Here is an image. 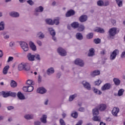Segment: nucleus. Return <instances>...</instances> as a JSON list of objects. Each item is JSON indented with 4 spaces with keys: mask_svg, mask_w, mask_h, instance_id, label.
I'll use <instances>...</instances> for the list:
<instances>
[{
    "mask_svg": "<svg viewBox=\"0 0 125 125\" xmlns=\"http://www.w3.org/2000/svg\"><path fill=\"white\" fill-rule=\"evenodd\" d=\"M80 26V23L78 22V21H74L71 24V26L74 28V29H77Z\"/></svg>",
    "mask_w": 125,
    "mask_h": 125,
    "instance_id": "obj_17",
    "label": "nucleus"
},
{
    "mask_svg": "<svg viewBox=\"0 0 125 125\" xmlns=\"http://www.w3.org/2000/svg\"><path fill=\"white\" fill-rule=\"evenodd\" d=\"M11 86L12 87H13V88L16 87L17 86V83L16 82L12 80L11 81Z\"/></svg>",
    "mask_w": 125,
    "mask_h": 125,
    "instance_id": "obj_33",
    "label": "nucleus"
},
{
    "mask_svg": "<svg viewBox=\"0 0 125 125\" xmlns=\"http://www.w3.org/2000/svg\"><path fill=\"white\" fill-rule=\"evenodd\" d=\"M43 11V8L42 6H40L36 9L37 12H42Z\"/></svg>",
    "mask_w": 125,
    "mask_h": 125,
    "instance_id": "obj_29",
    "label": "nucleus"
},
{
    "mask_svg": "<svg viewBox=\"0 0 125 125\" xmlns=\"http://www.w3.org/2000/svg\"><path fill=\"white\" fill-rule=\"evenodd\" d=\"M93 33L91 32V33H89L88 34H87L86 38L88 39H91L93 38Z\"/></svg>",
    "mask_w": 125,
    "mask_h": 125,
    "instance_id": "obj_39",
    "label": "nucleus"
},
{
    "mask_svg": "<svg viewBox=\"0 0 125 125\" xmlns=\"http://www.w3.org/2000/svg\"><path fill=\"white\" fill-rule=\"evenodd\" d=\"M75 14V11L72 9L68 10L67 13H66V17H70L72 16H74Z\"/></svg>",
    "mask_w": 125,
    "mask_h": 125,
    "instance_id": "obj_10",
    "label": "nucleus"
},
{
    "mask_svg": "<svg viewBox=\"0 0 125 125\" xmlns=\"http://www.w3.org/2000/svg\"><path fill=\"white\" fill-rule=\"evenodd\" d=\"M99 114V110L97 108L93 109V115L97 116Z\"/></svg>",
    "mask_w": 125,
    "mask_h": 125,
    "instance_id": "obj_27",
    "label": "nucleus"
},
{
    "mask_svg": "<svg viewBox=\"0 0 125 125\" xmlns=\"http://www.w3.org/2000/svg\"><path fill=\"white\" fill-rule=\"evenodd\" d=\"M14 60L13 57H9L7 61V62H12Z\"/></svg>",
    "mask_w": 125,
    "mask_h": 125,
    "instance_id": "obj_52",
    "label": "nucleus"
},
{
    "mask_svg": "<svg viewBox=\"0 0 125 125\" xmlns=\"http://www.w3.org/2000/svg\"><path fill=\"white\" fill-rule=\"evenodd\" d=\"M82 84H83V86H84L85 88H86L88 90H90L91 86L89 83L85 82H82Z\"/></svg>",
    "mask_w": 125,
    "mask_h": 125,
    "instance_id": "obj_13",
    "label": "nucleus"
},
{
    "mask_svg": "<svg viewBox=\"0 0 125 125\" xmlns=\"http://www.w3.org/2000/svg\"><path fill=\"white\" fill-rule=\"evenodd\" d=\"M124 91L125 90L123 89H121L119 91H118V96H122Z\"/></svg>",
    "mask_w": 125,
    "mask_h": 125,
    "instance_id": "obj_41",
    "label": "nucleus"
},
{
    "mask_svg": "<svg viewBox=\"0 0 125 125\" xmlns=\"http://www.w3.org/2000/svg\"><path fill=\"white\" fill-rule=\"evenodd\" d=\"M93 120L94 121H101V118L97 117V116H94V117H93Z\"/></svg>",
    "mask_w": 125,
    "mask_h": 125,
    "instance_id": "obj_38",
    "label": "nucleus"
},
{
    "mask_svg": "<svg viewBox=\"0 0 125 125\" xmlns=\"http://www.w3.org/2000/svg\"><path fill=\"white\" fill-rule=\"evenodd\" d=\"M97 4H98V5L100 6L104 5V2L102 0H98V2H97Z\"/></svg>",
    "mask_w": 125,
    "mask_h": 125,
    "instance_id": "obj_36",
    "label": "nucleus"
},
{
    "mask_svg": "<svg viewBox=\"0 0 125 125\" xmlns=\"http://www.w3.org/2000/svg\"><path fill=\"white\" fill-rule=\"evenodd\" d=\"M38 35L39 36V38L40 39H43L44 37V35L43 34V33H42L41 32H39Z\"/></svg>",
    "mask_w": 125,
    "mask_h": 125,
    "instance_id": "obj_47",
    "label": "nucleus"
},
{
    "mask_svg": "<svg viewBox=\"0 0 125 125\" xmlns=\"http://www.w3.org/2000/svg\"><path fill=\"white\" fill-rule=\"evenodd\" d=\"M79 110L81 112H84V108L83 107H81L79 108Z\"/></svg>",
    "mask_w": 125,
    "mask_h": 125,
    "instance_id": "obj_62",
    "label": "nucleus"
},
{
    "mask_svg": "<svg viewBox=\"0 0 125 125\" xmlns=\"http://www.w3.org/2000/svg\"><path fill=\"white\" fill-rule=\"evenodd\" d=\"M100 74V71L99 70L94 71L93 72L91 73V76L94 77L96 76L99 75Z\"/></svg>",
    "mask_w": 125,
    "mask_h": 125,
    "instance_id": "obj_19",
    "label": "nucleus"
},
{
    "mask_svg": "<svg viewBox=\"0 0 125 125\" xmlns=\"http://www.w3.org/2000/svg\"><path fill=\"white\" fill-rule=\"evenodd\" d=\"M24 118L27 120H30L33 118V115H26Z\"/></svg>",
    "mask_w": 125,
    "mask_h": 125,
    "instance_id": "obj_37",
    "label": "nucleus"
},
{
    "mask_svg": "<svg viewBox=\"0 0 125 125\" xmlns=\"http://www.w3.org/2000/svg\"><path fill=\"white\" fill-rule=\"evenodd\" d=\"M107 108V105L105 104H102L99 106V110L101 111H104Z\"/></svg>",
    "mask_w": 125,
    "mask_h": 125,
    "instance_id": "obj_14",
    "label": "nucleus"
},
{
    "mask_svg": "<svg viewBox=\"0 0 125 125\" xmlns=\"http://www.w3.org/2000/svg\"><path fill=\"white\" fill-rule=\"evenodd\" d=\"M60 123L61 125H65V123L62 119L60 120Z\"/></svg>",
    "mask_w": 125,
    "mask_h": 125,
    "instance_id": "obj_50",
    "label": "nucleus"
},
{
    "mask_svg": "<svg viewBox=\"0 0 125 125\" xmlns=\"http://www.w3.org/2000/svg\"><path fill=\"white\" fill-rule=\"evenodd\" d=\"M77 96V95L76 94L71 96L69 97V101H72L75 99V98H76Z\"/></svg>",
    "mask_w": 125,
    "mask_h": 125,
    "instance_id": "obj_42",
    "label": "nucleus"
},
{
    "mask_svg": "<svg viewBox=\"0 0 125 125\" xmlns=\"http://www.w3.org/2000/svg\"><path fill=\"white\" fill-rule=\"evenodd\" d=\"M35 125H41V122L36 121L34 123Z\"/></svg>",
    "mask_w": 125,
    "mask_h": 125,
    "instance_id": "obj_59",
    "label": "nucleus"
},
{
    "mask_svg": "<svg viewBox=\"0 0 125 125\" xmlns=\"http://www.w3.org/2000/svg\"><path fill=\"white\" fill-rule=\"evenodd\" d=\"M116 3L118 5V7H122L123 6V2L121 0H116Z\"/></svg>",
    "mask_w": 125,
    "mask_h": 125,
    "instance_id": "obj_34",
    "label": "nucleus"
},
{
    "mask_svg": "<svg viewBox=\"0 0 125 125\" xmlns=\"http://www.w3.org/2000/svg\"><path fill=\"white\" fill-rule=\"evenodd\" d=\"M45 21H46V23L49 25H54L53 21H52V19H46Z\"/></svg>",
    "mask_w": 125,
    "mask_h": 125,
    "instance_id": "obj_23",
    "label": "nucleus"
},
{
    "mask_svg": "<svg viewBox=\"0 0 125 125\" xmlns=\"http://www.w3.org/2000/svg\"><path fill=\"white\" fill-rule=\"evenodd\" d=\"M78 28L79 31L82 32L84 30V26L83 24H80V25Z\"/></svg>",
    "mask_w": 125,
    "mask_h": 125,
    "instance_id": "obj_28",
    "label": "nucleus"
},
{
    "mask_svg": "<svg viewBox=\"0 0 125 125\" xmlns=\"http://www.w3.org/2000/svg\"><path fill=\"white\" fill-rule=\"evenodd\" d=\"M120 109L119 108L114 107H113V109H112V111H111V113H112V115L113 116L117 117L118 116V113L119 112Z\"/></svg>",
    "mask_w": 125,
    "mask_h": 125,
    "instance_id": "obj_9",
    "label": "nucleus"
},
{
    "mask_svg": "<svg viewBox=\"0 0 125 125\" xmlns=\"http://www.w3.org/2000/svg\"><path fill=\"white\" fill-rule=\"evenodd\" d=\"M23 90L25 92H28V86H25L23 88Z\"/></svg>",
    "mask_w": 125,
    "mask_h": 125,
    "instance_id": "obj_56",
    "label": "nucleus"
},
{
    "mask_svg": "<svg viewBox=\"0 0 125 125\" xmlns=\"http://www.w3.org/2000/svg\"><path fill=\"white\" fill-rule=\"evenodd\" d=\"M119 53V50L115 49L110 54V60H114L117 57V54Z\"/></svg>",
    "mask_w": 125,
    "mask_h": 125,
    "instance_id": "obj_3",
    "label": "nucleus"
},
{
    "mask_svg": "<svg viewBox=\"0 0 125 125\" xmlns=\"http://www.w3.org/2000/svg\"><path fill=\"white\" fill-rule=\"evenodd\" d=\"M9 68L10 67L9 65H7L4 67L2 71V73L3 75H6L7 74Z\"/></svg>",
    "mask_w": 125,
    "mask_h": 125,
    "instance_id": "obj_18",
    "label": "nucleus"
},
{
    "mask_svg": "<svg viewBox=\"0 0 125 125\" xmlns=\"http://www.w3.org/2000/svg\"><path fill=\"white\" fill-rule=\"evenodd\" d=\"M18 69L20 71H22L23 70L25 71H29L30 69V66L28 63L22 62L19 65Z\"/></svg>",
    "mask_w": 125,
    "mask_h": 125,
    "instance_id": "obj_1",
    "label": "nucleus"
},
{
    "mask_svg": "<svg viewBox=\"0 0 125 125\" xmlns=\"http://www.w3.org/2000/svg\"><path fill=\"white\" fill-rule=\"evenodd\" d=\"M96 31L100 33H104L105 32L104 29H103V28H101V27H98V28L96 29Z\"/></svg>",
    "mask_w": 125,
    "mask_h": 125,
    "instance_id": "obj_30",
    "label": "nucleus"
},
{
    "mask_svg": "<svg viewBox=\"0 0 125 125\" xmlns=\"http://www.w3.org/2000/svg\"><path fill=\"white\" fill-rule=\"evenodd\" d=\"M111 23H112L113 25H115L116 23V21L115 20H111Z\"/></svg>",
    "mask_w": 125,
    "mask_h": 125,
    "instance_id": "obj_61",
    "label": "nucleus"
},
{
    "mask_svg": "<svg viewBox=\"0 0 125 125\" xmlns=\"http://www.w3.org/2000/svg\"><path fill=\"white\" fill-rule=\"evenodd\" d=\"M21 46L22 48V49L24 51H27L29 49V47L28 44L26 43V42H21Z\"/></svg>",
    "mask_w": 125,
    "mask_h": 125,
    "instance_id": "obj_6",
    "label": "nucleus"
},
{
    "mask_svg": "<svg viewBox=\"0 0 125 125\" xmlns=\"http://www.w3.org/2000/svg\"><path fill=\"white\" fill-rule=\"evenodd\" d=\"M2 94L3 96V97L7 98V97L10 96V92L6 93L4 91H2Z\"/></svg>",
    "mask_w": 125,
    "mask_h": 125,
    "instance_id": "obj_32",
    "label": "nucleus"
},
{
    "mask_svg": "<svg viewBox=\"0 0 125 125\" xmlns=\"http://www.w3.org/2000/svg\"><path fill=\"white\" fill-rule=\"evenodd\" d=\"M55 72L54 69L53 68H50L48 69L47 73L48 75H49L50 74H53Z\"/></svg>",
    "mask_w": 125,
    "mask_h": 125,
    "instance_id": "obj_31",
    "label": "nucleus"
},
{
    "mask_svg": "<svg viewBox=\"0 0 125 125\" xmlns=\"http://www.w3.org/2000/svg\"><path fill=\"white\" fill-rule=\"evenodd\" d=\"M27 83L28 84V85H34V83L33 82V81L31 80H28L27 81Z\"/></svg>",
    "mask_w": 125,
    "mask_h": 125,
    "instance_id": "obj_45",
    "label": "nucleus"
},
{
    "mask_svg": "<svg viewBox=\"0 0 125 125\" xmlns=\"http://www.w3.org/2000/svg\"><path fill=\"white\" fill-rule=\"evenodd\" d=\"M109 4V1H104V6H107Z\"/></svg>",
    "mask_w": 125,
    "mask_h": 125,
    "instance_id": "obj_55",
    "label": "nucleus"
},
{
    "mask_svg": "<svg viewBox=\"0 0 125 125\" xmlns=\"http://www.w3.org/2000/svg\"><path fill=\"white\" fill-rule=\"evenodd\" d=\"M60 23L59 19H55L53 21V25L55 24L56 25H58Z\"/></svg>",
    "mask_w": 125,
    "mask_h": 125,
    "instance_id": "obj_46",
    "label": "nucleus"
},
{
    "mask_svg": "<svg viewBox=\"0 0 125 125\" xmlns=\"http://www.w3.org/2000/svg\"><path fill=\"white\" fill-rule=\"evenodd\" d=\"M27 3L31 5H32L34 4V2L32 0H27Z\"/></svg>",
    "mask_w": 125,
    "mask_h": 125,
    "instance_id": "obj_53",
    "label": "nucleus"
},
{
    "mask_svg": "<svg viewBox=\"0 0 125 125\" xmlns=\"http://www.w3.org/2000/svg\"><path fill=\"white\" fill-rule=\"evenodd\" d=\"M83 124V122L82 121H79L78 124L76 125H82Z\"/></svg>",
    "mask_w": 125,
    "mask_h": 125,
    "instance_id": "obj_64",
    "label": "nucleus"
},
{
    "mask_svg": "<svg viewBox=\"0 0 125 125\" xmlns=\"http://www.w3.org/2000/svg\"><path fill=\"white\" fill-rule=\"evenodd\" d=\"M58 52L62 56H65L67 54L65 50H64V49H62V48H61V47L58 48Z\"/></svg>",
    "mask_w": 125,
    "mask_h": 125,
    "instance_id": "obj_4",
    "label": "nucleus"
},
{
    "mask_svg": "<svg viewBox=\"0 0 125 125\" xmlns=\"http://www.w3.org/2000/svg\"><path fill=\"white\" fill-rule=\"evenodd\" d=\"M9 93L10 96L16 97L17 96V94L16 93L9 92Z\"/></svg>",
    "mask_w": 125,
    "mask_h": 125,
    "instance_id": "obj_49",
    "label": "nucleus"
},
{
    "mask_svg": "<svg viewBox=\"0 0 125 125\" xmlns=\"http://www.w3.org/2000/svg\"><path fill=\"white\" fill-rule=\"evenodd\" d=\"M7 109H8V110H10L11 109H14V107L12 106H9L7 107Z\"/></svg>",
    "mask_w": 125,
    "mask_h": 125,
    "instance_id": "obj_60",
    "label": "nucleus"
},
{
    "mask_svg": "<svg viewBox=\"0 0 125 125\" xmlns=\"http://www.w3.org/2000/svg\"><path fill=\"white\" fill-rule=\"evenodd\" d=\"M101 40L99 38H97V39H94V42L96 44H99L101 42Z\"/></svg>",
    "mask_w": 125,
    "mask_h": 125,
    "instance_id": "obj_43",
    "label": "nucleus"
},
{
    "mask_svg": "<svg viewBox=\"0 0 125 125\" xmlns=\"http://www.w3.org/2000/svg\"><path fill=\"white\" fill-rule=\"evenodd\" d=\"M121 57L122 58H125V50L124 52H122V53L121 55Z\"/></svg>",
    "mask_w": 125,
    "mask_h": 125,
    "instance_id": "obj_54",
    "label": "nucleus"
},
{
    "mask_svg": "<svg viewBox=\"0 0 125 125\" xmlns=\"http://www.w3.org/2000/svg\"><path fill=\"white\" fill-rule=\"evenodd\" d=\"M37 43L39 44V46H42V43L41 41H40L39 40L37 41Z\"/></svg>",
    "mask_w": 125,
    "mask_h": 125,
    "instance_id": "obj_58",
    "label": "nucleus"
},
{
    "mask_svg": "<svg viewBox=\"0 0 125 125\" xmlns=\"http://www.w3.org/2000/svg\"><path fill=\"white\" fill-rule=\"evenodd\" d=\"M10 15L12 17L17 18L19 17V13L18 12H12L10 13Z\"/></svg>",
    "mask_w": 125,
    "mask_h": 125,
    "instance_id": "obj_21",
    "label": "nucleus"
},
{
    "mask_svg": "<svg viewBox=\"0 0 125 125\" xmlns=\"http://www.w3.org/2000/svg\"><path fill=\"white\" fill-rule=\"evenodd\" d=\"M101 83H102V81L99 80L96 82H95V85L99 86L100 85Z\"/></svg>",
    "mask_w": 125,
    "mask_h": 125,
    "instance_id": "obj_48",
    "label": "nucleus"
},
{
    "mask_svg": "<svg viewBox=\"0 0 125 125\" xmlns=\"http://www.w3.org/2000/svg\"><path fill=\"white\" fill-rule=\"evenodd\" d=\"M93 91L94 93H95L96 94L101 95L102 94V92L101 91L98 90L97 89L94 88Z\"/></svg>",
    "mask_w": 125,
    "mask_h": 125,
    "instance_id": "obj_35",
    "label": "nucleus"
},
{
    "mask_svg": "<svg viewBox=\"0 0 125 125\" xmlns=\"http://www.w3.org/2000/svg\"><path fill=\"white\" fill-rule=\"evenodd\" d=\"M3 56V53L1 50H0V58H1Z\"/></svg>",
    "mask_w": 125,
    "mask_h": 125,
    "instance_id": "obj_57",
    "label": "nucleus"
},
{
    "mask_svg": "<svg viewBox=\"0 0 125 125\" xmlns=\"http://www.w3.org/2000/svg\"><path fill=\"white\" fill-rule=\"evenodd\" d=\"M28 60L33 62L35 60V55H32L30 53L27 55Z\"/></svg>",
    "mask_w": 125,
    "mask_h": 125,
    "instance_id": "obj_12",
    "label": "nucleus"
},
{
    "mask_svg": "<svg viewBox=\"0 0 125 125\" xmlns=\"http://www.w3.org/2000/svg\"><path fill=\"white\" fill-rule=\"evenodd\" d=\"M48 31L50 32L51 35L52 36V39L54 41H56V37H55L56 35V32L54 31V29H53L52 27H49Z\"/></svg>",
    "mask_w": 125,
    "mask_h": 125,
    "instance_id": "obj_5",
    "label": "nucleus"
},
{
    "mask_svg": "<svg viewBox=\"0 0 125 125\" xmlns=\"http://www.w3.org/2000/svg\"><path fill=\"white\" fill-rule=\"evenodd\" d=\"M29 45L30 48L33 51H36L37 50L36 46H35L34 43L30 41L29 42Z\"/></svg>",
    "mask_w": 125,
    "mask_h": 125,
    "instance_id": "obj_15",
    "label": "nucleus"
},
{
    "mask_svg": "<svg viewBox=\"0 0 125 125\" xmlns=\"http://www.w3.org/2000/svg\"><path fill=\"white\" fill-rule=\"evenodd\" d=\"M117 28H116V27H113L112 28H110L109 29V31H108V33H109V36H108L107 38H108V39H110L111 37H114V36H115L117 34Z\"/></svg>",
    "mask_w": 125,
    "mask_h": 125,
    "instance_id": "obj_2",
    "label": "nucleus"
},
{
    "mask_svg": "<svg viewBox=\"0 0 125 125\" xmlns=\"http://www.w3.org/2000/svg\"><path fill=\"white\" fill-rule=\"evenodd\" d=\"M113 82H114V84L116 85H119L121 83V81L117 78H114L113 79Z\"/></svg>",
    "mask_w": 125,
    "mask_h": 125,
    "instance_id": "obj_25",
    "label": "nucleus"
},
{
    "mask_svg": "<svg viewBox=\"0 0 125 125\" xmlns=\"http://www.w3.org/2000/svg\"><path fill=\"white\" fill-rule=\"evenodd\" d=\"M36 59L37 60L40 61V55H37V57H36Z\"/></svg>",
    "mask_w": 125,
    "mask_h": 125,
    "instance_id": "obj_63",
    "label": "nucleus"
},
{
    "mask_svg": "<svg viewBox=\"0 0 125 125\" xmlns=\"http://www.w3.org/2000/svg\"><path fill=\"white\" fill-rule=\"evenodd\" d=\"M37 92L39 93L40 94H44L45 93H46V90L45 89H44V88L42 87V88H39L37 89Z\"/></svg>",
    "mask_w": 125,
    "mask_h": 125,
    "instance_id": "obj_16",
    "label": "nucleus"
},
{
    "mask_svg": "<svg viewBox=\"0 0 125 125\" xmlns=\"http://www.w3.org/2000/svg\"><path fill=\"white\" fill-rule=\"evenodd\" d=\"M28 87V92H31L34 90V87L33 86L30 85Z\"/></svg>",
    "mask_w": 125,
    "mask_h": 125,
    "instance_id": "obj_44",
    "label": "nucleus"
},
{
    "mask_svg": "<svg viewBox=\"0 0 125 125\" xmlns=\"http://www.w3.org/2000/svg\"><path fill=\"white\" fill-rule=\"evenodd\" d=\"M76 38L79 40H82L83 39V36L82 34V33H77L76 34Z\"/></svg>",
    "mask_w": 125,
    "mask_h": 125,
    "instance_id": "obj_26",
    "label": "nucleus"
},
{
    "mask_svg": "<svg viewBox=\"0 0 125 125\" xmlns=\"http://www.w3.org/2000/svg\"><path fill=\"white\" fill-rule=\"evenodd\" d=\"M111 85L109 83H107L104 84L103 87H102V90L103 91H105L107 90H109L111 88Z\"/></svg>",
    "mask_w": 125,
    "mask_h": 125,
    "instance_id": "obj_8",
    "label": "nucleus"
},
{
    "mask_svg": "<svg viewBox=\"0 0 125 125\" xmlns=\"http://www.w3.org/2000/svg\"><path fill=\"white\" fill-rule=\"evenodd\" d=\"M75 63L77 65H78L81 67H83L84 65V63L81 59H77L75 61Z\"/></svg>",
    "mask_w": 125,
    "mask_h": 125,
    "instance_id": "obj_7",
    "label": "nucleus"
},
{
    "mask_svg": "<svg viewBox=\"0 0 125 125\" xmlns=\"http://www.w3.org/2000/svg\"><path fill=\"white\" fill-rule=\"evenodd\" d=\"M46 119H47V116L45 115H43L42 116V117L41 119V121L42 123L45 124L47 122Z\"/></svg>",
    "mask_w": 125,
    "mask_h": 125,
    "instance_id": "obj_24",
    "label": "nucleus"
},
{
    "mask_svg": "<svg viewBox=\"0 0 125 125\" xmlns=\"http://www.w3.org/2000/svg\"><path fill=\"white\" fill-rule=\"evenodd\" d=\"M4 29V24L3 21H1L0 23V31L3 30Z\"/></svg>",
    "mask_w": 125,
    "mask_h": 125,
    "instance_id": "obj_40",
    "label": "nucleus"
},
{
    "mask_svg": "<svg viewBox=\"0 0 125 125\" xmlns=\"http://www.w3.org/2000/svg\"><path fill=\"white\" fill-rule=\"evenodd\" d=\"M89 51L90 52V53H89V54H88V56L89 57H92L94 55V49H93V48H91V49H90V50H89Z\"/></svg>",
    "mask_w": 125,
    "mask_h": 125,
    "instance_id": "obj_20",
    "label": "nucleus"
},
{
    "mask_svg": "<svg viewBox=\"0 0 125 125\" xmlns=\"http://www.w3.org/2000/svg\"><path fill=\"white\" fill-rule=\"evenodd\" d=\"M87 20V16L85 15H83L79 18V21L81 22H85Z\"/></svg>",
    "mask_w": 125,
    "mask_h": 125,
    "instance_id": "obj_11",
    "label": "nucleus"
},
{
    "mask_svg": "<svg viewBox=\"0 0 125 125\" xmlns=\"http://www.w3.org/2000/svg\"><path fill=\"white\" fill-rule=\"evenodd\" d=\"M17 96L20 100L25 99V97L21 92H18Z\"/></svg>",
    "mask_w": 125,
    "mask_h": 125,
    "instance_id": "obj_22",
    "label": "nucleus"
},
{
    "mask_svg": "<svg viewBox=\"0 0 125 125\" xmlns=\"http://www.w3.org/2000/svg\"><path fill=\"white\" fill-rule=\"evenodd\" d=\"M78 113L77 112H75L71 114V116L74 118H77L78 117Z\"/></svg>",
    "mask_w": 125,
    "mask_h": 125,
    "instance_id": "obj_51",
    "label": "nucleus"
}]
</instances>
